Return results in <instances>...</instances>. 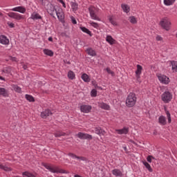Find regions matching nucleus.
<instances>
[{
	"label": "nucleus",
	"mask_w": 177,
	"mask_h": 177,
	"mask_svg": "<svg viewBox=\"0 0 177 177\" xmlns=\"http://www.w3.org/2000/svg\"><path fill=\"white\" fill-rule=\"evenodd\" d=\"M44 168L52 172V174H70V171H67L63 169H60L57 166H50L49 165H44Z\"/></svg>",
	"instance_id": "f257e3e1"
},
{
	"label": "nucleus",
	"mask_w": 177,
	"mask_h": 177,
	"mask_svg": "<svg viewBox=\"0 0 177 177\" xmlns=\"http://www.w3.org/2000/svg\"><path fill=\"white\" fill-rule=\"evenodd\" d=\"M68 78L69 80H74L75 78V73L73 71H69L68 72Z\"/></svg>",
	"instance_id": "473e14b6"
},
{
	"label": "nucleus",
	"mask_w": 177,
	"mask_h": 177,
	"mask_svg": "<svg viewBox=\"0 0 177 177\" xmlns=\"http://www.w3.org/2000/svg\"><path fill=\"white\" fill-rule=\"evenodd\" d=\"M25 97H26V100H28V102H35V100L34 99V97H32V95L26 94L25 95Z\"/></svg>",
	"instance_id": "f704fd0d"
},
{
	"label": "nucleus",
	"mask_w": 177,
	"mask_h": 177,
	"mask_svg": "<svg viewBox=\"0 0 177 177\" xmlns=\"http://www.w3.org/2000/svg\"><path fill=\"white\" fill-rule=\"evenodd\" d=\"M22 176L24 177H37L35 175L32 174V173H30V171H24L22 173Z\"/></svg>",
	"instance_id": "72a5a7b5"
},
{
	"label": "nucleus",
	"mask_w": 177,
	"mask_h": 177,
	"mask_svg": "<svg viewBox=\"0 0 177 177\" xmlns=\"http://www.w3.org/2000/svg\"><path fill=\"white\" fill-rule=\"evenodd\" d=\"M97 86V84H95V87Z\"/></svg>",
	"instance_id": "0e129e2a"
},
{
	"label": "nucleus",
	"mask_w": 177,
	"mask_h": 177,
	"mask_svg": "<svg viewBox=\"0 0 177 177\" xmlns=\"http://www.w3.org/2000/svg\"><path fill=\"white\" fill-rule=\"evenodd\" d=\"M156 41H162V37H161V36H157Z\"/></svg>",
	"instance_id": "603ef678"
},
{
	"label": "nucleus",
	"mask_w": 177,
	"mask_h": 177,
	"mask_svg": "<svg viewBox=\"0 0 177 177\" xmlns=\"http://www.w3.org/2000/svg\"><path fill=\"white\" fill-rule=\"evenodd\" d=\"M71 9L73 10V12H77L78 10V3L75 2H71Z\"/></svg>",
	"instance_id": "c85d7f7f"
},
{
	"label": "nucleus",
	"mask_w": 177,
	"mask_h": 177,
	"mask_svg": "<svg viewBox=\"0 0 177 177\" xmlns=\"http://www.w3.org/2000/svg\"><path fill=\"white\" fill-rule=\"evenodd\" d=\"M158 122L160 125H167V119L165 118V116H160L158 118Z\"/></svg>",
	"instance_id": "b1692460"
},
{
	"label": "nucleus",
	"mask_w": 177,
	"mask_h": 177,
	"mask_svg": "<svg viewBox=\"0 0 177 177\" xmlns=\"http://www.w3.org/2000/svg\"><path fill=\"white\" fill-rule=\"evenodd\" d=\"M12 70L10 69V67H6L3 69V73H5L6 74H10Z\"/></svg>",
	"instance_id": "a19ab883"
},
{
	"label": "nucleus",
	"mask_w": 177,
	"mask_h": 177,
	"mask_svg": "<svg viewBox=\"0 0 177 177\" xmlns=\"http://www.w3.org/2000/svg\"><path fill=\"white\" fill-rule=\"evenodd\" d=\"M123 150H124L126 153H128V148L127 147V146L123 147Z\"/></svg>",
	"instance_id": "864d4df0"
},
{
	"label": "nucleus",
	"mask_w": 177,
	"mask_h": 177,
	"mask_svg": "<svg viewBox=\"0 0 177 177\" xmlns=\"http://www.w3.org/2000/svg\"><path fill=\"white\" fill-rule=\"evenodd\" d=\"M97 95V91H96V89H93L91 91V96L93 97H96Z\"/></svg>",
	"instance_id": "49530a36"
},
{
	"label": "nucleus",
	"mask_w": 177,
	"mask_h": 177,
	"mask_svg": "<svg viewBox=\"0 0 177 177\" xmlns=\"http://www.w3.org/2000/svg\"><path fill=\"white\" fill-rule=\"evenodd\" d=\"M0 96H3V97H8L9 96L8 90H6L5 88L0 87Z\"/></svg>",
	"instance_id": "412c9836"
},
{
	"label": "nucleus",
	"mask_w": 177,
	"mask_h": 177,
	"mask_svg": "<svg viewBox=\"0 0 177 177\" xmlns=\"http://www.w3.org/2000/svg\"><path fill=\"white\" fill-rule=\"evenodd\" d=\"M98 106L100 107V109H102V110H111L110 105L107 104L106 103L101 102L98 104Z\"/></svg>",
	"instance_id": "6ab92c4d"
},
{
	"label": "nucleus",
	"mask_w": 177,
	"mask_h": 177,
	"mask_svg": "<svg viewBox=\"0 0 177 177\" xmlns=\"http://www.w3.org/2000/svg\"><path fill=\"white\" fill-rule=\"evenodd\" d=\"M55 13L58 20H60V21L64 20V12H63V10L62 8L57 10Z\"/></svg>",
	"instance_id": "9b49d317"
},
{
	"label": "nucleus",
	"mask_w": 177,
	"mask_h": 177,
	"mask_svg": "<svg viewBox=\"0 0 177 177\" xmlns=\"http://www.w3.org/2000/svg\"><path fill=\"white\" fill-rule=\"evenodd\" d=\"M161 99L165 103H169L172 100V93L166 91L161 95Z\"/></svg>",
	"instance_id": "39448f33"
},
{
	"label": "nucleus",
	"mask_w": 177,
	"mask_h": 177,
	"mask_svg": "<svg viewBox=\"0 0 177 177\" xmlns=\"http://www.w3.org/2000/svg\"><path fill=\"white\" fill-rule=\"evenodd\" d=\"M44 55H46V56H50V57H52V56H53V51H52V50L44 49Z\"/></svg>",
	"instance_id": "2f4dec72"
},
{
	"label": "nucleus",
	"mask_w": 177,
	"mask_h": 177,
	"mask_svg": "<svg viewBox=\"0 0 177 177\" xmlns=\"http://www.w3.org/2000/svg\"><path fill=\"white\" fill-rule=\"evenodd\" d=\"M115 132L118 133V135H127L128 132H129V127H124L121 129H116Z\"/></svg>",
	"instance_id": "ddd939ff"
},
{
	"label": "nucleus",
	"mask_w": 177,
	"mask_h": 177,
	"mask_svg": "<svg viewBox=\"0 0 177 177\" xmlns=\"http://www.w3.org/2000/svg\"><path fill=\"white\" fill-rule=\"evenodd\" d=\"M158 77L161 84H164L165 85H167V84H169V77L164 75H160L158 76Z\"/></svg>",
	"instance_id": "1a4fd4ad"
},
{
	"label": "nucleus",
	"mask_w": 177,
	"mask_h": 177,
	"mask_svg": "<svg viewBox=\"0 0 177 177\" xmlns=\"http://www.w3.org/2000/svg\"><path fill=\"white\" fill-rule=\"evenodd\" d=\"M163 2L166 6H171V5H174V3L172 0H164Z\"/></svg>",
	"instance_id": "c9c22d12"
},
{
	"label": "nucleus",
	"mask_w": 177,
	"mask_h": 177,
	"mask_svg": "<svg viewBox=\"0 0 177 177\" xmlns=\"http://www.w3.org/2000/svg\"><path fill=\"white\" fill-rule=\"evenodd\" d=\"M80 30H82L83 32L88 34V35L90 37H92V32H91V30H89V29L86 28V27L82 26L80 27Z\"/></svg>",
	"instance_id": "bb28decb"
},
{
	"label": "nucleus",
	"mask_w": 177,
	"mask_h": 177,
	"mask_svg": "<svg viewBox=\"0 0 177 177\" xmlns=\"http://www.w3.org/2000/svg\"><path fill=\"white\" fill-rule=\"evenodd\" d=\"M166 115L169 124H171V113H169V111H166Z\"/></svg>",
	"instance_id": "a18cd8bd"
},
{
	"label": "nucleus",
	"mask_w": 177,
	"mask_h": 177,
	"mask_svg": "<svg viewBox=\"0 0 177 177\" xmlns=\"http://www.w3.org/2000/svg\"><path fill=\"white\" fill-rule=\"evenodd\" d=\"M30 19L32 20H39L42 19V17L38 14L37 12H34L33 13L31 14Z\"/></svg>",
	"instance_id": "a211bd4d"
},
{
	"label": "nucleus",
	"mask_w": 177,
	"mask_h": 177,
	"mask_svg": "<svg viewBox=\"0 0 177 177\" xmlns=\"http://www.w3.org/2000/svg\"><path fill=\"white\" fill-rule=\"evenodd\" d=\"M81 78L84 82H91V78L86 75V73L82 75Z\"/></svg>",
	"instance_id": "cd10ccee"
},
{
	"label": "nucleus",
	"mask_w": 177,
	"mask_h": 177,
	"mask_svg": "<svg viewBox=\"0 0 177 177\" xmlns=\"http://www.w3.org/2000/svg\"><path fill=\"white\" fill-rule=\"evenodd\" d=\"M24 70H27V65H23Z\"/></svg>",
	"instance_id": "6e6d98bb"
},
{
	"label": "nucleus",
	"mask_w": 177,
	"mask_h": 177,
	"mask_svg": "<svg viewBox=\"0 0 177 177\" xmlns=\"http://www.w3.org/2000/svg\"><path fill=\"white\" fill-rule=\"evenodd\" d=\"M91 110H92V106L91 105H82L80 106V111L82 113H85L88 114V113H91Z\"/></svg>",
	"instance_id": "9d476101"
},
{
	"label": "nucleus",
	"mask_w": 177,
	"mask_h": 177,
	"mask_svg": "<svg viewBox=\"0 0 177 177\" xmlns=\"http://www.w3.org/2000/svg\"><path fill=\"white\" fill-rule=\"evenodd\" d=\"M129 21L130 23H131V24H136V23H138V21L134 16H131L129 17Z\"/></svg>",
	"instance_id": "58836bf2"
},
{
	"label": "nucleus",
	"mask_w": 177,
	"mask_h": 177,
	"mask_svg": "<svg viewBox=\"0 0 177 177\" xmlns=\"http://www.w3.org/2000/svg\"><path fill=\"white\" fill-rule=\"evenodd\" d=\"M52 112L49 109H46L45 111H43L41 113V118H46L47 117H49V115H52Z\"/></svg>",
	"instance_id": "2eb2a0df"
},
{
	"label": "nucleus",
	"mask_w": 177,
	"mask_h": 177,
	"mask_svg": "<svg viewBox=\"0 0 177 177\" xmlns=\"http://www.w3.org/2000/svg\"><path fill=\"white\" fill-rule=\"evenodd\" d=\"M112 174L114 176H118V177H121L122 176V171H121V170L118 169H115L113 170H112Z\"/></svg>",
	"instance_id": "4be33fe9"
},
{
	"label": "nucleus",
	"mask_w": 177,
	"mask_h": 177,
	"mask_svg": "<svg viewBox=\"0 0 177 177\" xmlns=\"http://www.w3.org/2000/svg\"><path fill=\"white\" fill-rule=\"evenodd\" d=\"M109 23L112 24L113 26H117V22L114 21L113 16L109 17Z\"/></svg>",
	"instance_id": "ea45409f"
},
{
	"label": "nucleus",
	"mask_w": 177,
	"mask_h": 177,
	"mask_svg": "<svg viewBox=\"0 0 177 177\" xmlns=\"http://www.w3.org/2000/svg\"><path fill=\"white\" fill-rule=\"evenodd\" d=\"M0 80H1L2 81H3V77H2L1 76H0Z\"/></svg>",
	"instance_id": "bf43d9fd"
},
{
	"label": "nucleus",
	"mask_w": 177,
	"mask_h": 177,
	"mask_svg": "<svg viewBox=\"0 0 177 177\" xmlns=\"http://www.w3.org/2000/svg\"><path fill=\"white\" fill-rule=\"evenodd\" d=\"M142 70H143V67L142 66L138 64L137 65V70L136 71V78H140V74H142Z\"/></svg>",
	"instance_id": "f3484780"
},
{
	"label": "nucleus",
	"mask_w": 177,
	"mask_h": 177,
	"mask_svg": "<svg viewBox=\"0 0 177 177\" xmlns=\"http://www.w3.org/2000/svg\"><path fill=\"white\" fill-rule=\"evenodd\" d=\"M58 2H59L60 3H63L64 1L63 0H57Z\"/></svg>",
	"instance_id": "13d9d810"
},
{
	"label": "nucleus",
	"mask_w": 177,
	"mask_h": 177,
	"mask_svg": "<svg viewBox=\"0 0 177 177\" xmlns=\"http://www.w3.org/2000/svg\"><path fill=\"white\" fill-rule=\"evenodd\" d=\"M0 16H3V14H2V12H0Z\"/></svg>",
	"instance_id": "680f3d73"
},
{
	"label": "nucleus",
	"mask_w": 177,
	"mask_h": 177,
	"mask_svg": "<svg viewBox=\"0 0 177 177\" xmlns=\"http://www.w3.org/2000/svg\"><path fill=\"white\" fill-rule=\"evenodd\" d=\"M95 132L97 135H99V136H104V135H106V131L100 127H95Z\"/></svg>",
	"instance_id": "f8f14e48"
},
{
	"label": "nucleus",
	"mask_w": 177,
	"mask_h": 177,
	"mask_svg": "<svg viewBox=\"0 0 177 177\" xmlns=\"http://www.w3.org/2000/svg\"><path fill=\"white\" fill-rule=\"evenodd\" d=\"M57 10V9L55 8V6H53V4H48V8H47V12L48 13V15L52 16V17L55 18V13H56Z\"/></svg>",
	"instance_id": "6e6552de"
},
{
	"label": "nucleus",
	"mask_w": 177,
	"mask_h": 177,
	"mask_svg": "<svg viewBox=\"0 0 177 177\" xmlns=\"http://www.w3.org/2000/svg\"><path fill=\"white\" fill-rule=\"evenodd\" d=\"M136 95L133 93H130L126 99V105L127 107H133L136 104Z\"/></svg>",
	"instance_id": "f03ea898"
},
{
	"label": "nucleus",
	"mask_w": 177,
	"mask_h": 177,
	"mask_svg": "<svg viewBox=\"0 0 177 177\" xmlns=\"http://www.w3.org/2000/svg\"><path fill=\"white\" fill-rule=\"evenodd\" d=\"M9 60H11V62H18V60L16 58V57H12V56H9L8 59H6V62H9Z\"/></svg>",
	"instance_id": "79ce46f5"
},
{
	"label": "nucleus",
	"mask_w": 177,
	"mask_h": 177,
	"mask_svg": "<svg viewBox=\"0 0 177 177\" xmlns=\"http://www.w3.org/2000/svg\"><path fill=\"white\" fill-rule=\"evenodd\" d=\"M0 44H2L3 45H8V44H9V39H8L5 35H1Z\"/></svg>",
	"instance_id": "dca6fc26"
},
{
	"label": "nucleus",
	"mask_w": 177,
	"mask_h": 177,
	"mask_svg": "<svg viewBox=\"0 0 177 177\" xmlns=\"http://www.w3.org/2000/svg\"><path fill=\"white\" fill-rule=\"evenodd\" d=\"M62 36H64V35H66V33L62 32Z\"/></svg>",
	"instance_id": "052dcab7"
},
{
	"label": "nucleus",
	"mask_w": 177,
	"mask_h": 177,
	"mask_svg": "<svg viewBox=\"0 0 177 177\" xmlns=\"http://www.w3.org/2000/svg\"><path fill=\"white\" fill-rule=\"evenodd\" d=\"M172 70H175L177 72V62H171Z\"/></svg>",
	"instance_id": "37998d69"
},
{
	"label": "nucleus",
	"mask_w": 177,
	"mask_h": 177,
	"mask_svg": "<svg viewBox=\"0 0 177 177\" xmlns=\"http://www.w3.org/2000/svg\"><path fill=\"white\" fill-rule=\"evenodd\" d=\"M14 91L18 93H21V88H20L19 86H15Z\"/></svg>",
	"instance_id": "c03bdc74"
},
{
	"label": "nucleus",
	"mask_w": 177,
	"mask_h": 177,
	"mask_svg": "<svg viewBox=\"0 0 177 177\" xmlns=\"http://www.w3.org/2000/svg\"><path fill=\"white\" fill-rule=\"evenodd\" d=\"M61 3L62 4V6H63L64 8H66V3H64V1L62 2V3Z\"/></svg>",
	"instance_id": "4d7b16f0"
},
{
	"label": "nucleus",
	"mask_w": 177,
	"mask_h": 177,
	"mask_svg": "<svg viewBox=\"0 0 177 177\" xmlns=\"http://www.w3.org/2000/svg\"><path fill=\"white\" fill-rule=\"evenodd\" d=\"M159 24L162 28L166 30V31H169V30H171V21H169V19L167 17L162 18L159 22Z\"/></svg>",
	"instance_id": "7ed1b4c3"
},
{
	"label": "nucleus",
	"mask_w": 177,
	"mask_h": 177,
	"mask_svg": "<svg viewBox=\"0 0 177 177\" xmlns=\"http://www.w3.org/2000/svg\"><path fill=\"white\" fill-rule=\"evenodd\" d=\"M89 24H90V26H91V27H93L94 28H99V27H100V26H99V24H97V23H96V22H94V21H91L90 22H89Z\"/></svg>",
	"instance_id": "e433bc0d"
},
{
	"label": "nucleus",
	"mask_w": 177,
	"mask_h": 177,
	"mask_svg": "<svg viewBox=\"0 0 177 177\" xmlns=\"http://www.w3.org/2000/svg\"><path fill=\"white\" fill-rule=\"evenodd\" d=\"M55 138H60L61 136H66V133L58 131L57 133H55Z\"/></svg>",
	"instance_id": "4c0bfd02"
},
{
	"label": "nucleus",
	"mask_w": 177,
	"mask_h": 177,
	"mask_svg": "<svg viewBox=\"0 0 177 177\" xmlns=\"http://www.w3.org/2000/svg\"><path fill=\"white\" fill-rule=\"evenodd\" d=\"M48 41L50 42H53V38L52 37H48Z\"/></svg>",
	"instance_id": "5fc2aeb1"
},
{
	"label": "nucleus",
	"mask_w": 177,
	"mask_h": 177,
	"mask_svg": "<svg viewBox=\"0 0 177 177\" xmlns=\"http://www.w3.org/2000/svg\"><path fill=\"white\" fill-rule=\"evenodd\" d=\"M0 169L5 171L6 172H10L12 171V168L5 166L3 165H0Z\"/></svg>",
	"instance_id": "c756f323"
},
{
	"label": "nucleus",
	"mask_w": 177,
	"mask_h": 177,
	"mask_svg": "<svg viewBox=\"0 0 177 177\" xmlns=\"http://www.w3.org/2000/svg\"><path fill=\"white\" fill-rule=\"evenodd\" d=\"M106 41L109 45H114V44H115V39H114L111 35H107L106 37Z\"/></svg>",
	"instance_id": "aec40b11"
},
{
	"label": "nucleus",
	"mask_w": 177,
	"mask_h": 177,
	"mask_svg": "<svg viewBox=\"0 0 177 177\" xmlns=\"http://www.w3.org/2000/svg\"><path fill=\"white\" fill-rule=\"evenodd\" d=\"M68 156L69 157H71V158H77V160H81L82 161H84L85 159L84 157H80V156H77V155L73 153H68Z\"/></svg>",
	"instance_id": "393cba45"
},
{
	"label": "nucleus",
	"mask_w": 177,
	"mask_h": 177,
	"mask_svg": "<svg viewBox=\"0 0 177 177\" xmlns=\"http://www.w3.org/2000/svg\"><path fill=\"white\" fill-rule=\"evenodd\" d=\"M8 27H10V28H15V24L10 22V21H8L7 23Z\"/></svg>",
	"instance_id": "de8ad7c7"
},
{
	"label": "nucleus",
	"mask_w": 177,
	"mask_h": 177,
	"mask_svg": "<svg viewBox=\"0 0 177 177\" xmlns=\"http://www.w3.org/2000/svg\"><path fill=\"white\" fill-rule=\"evenodd\" d=\"M121 8L124 13H129L131 8L127 4H122Z\"/></svg>",
	"instance_id": "a878e982"
},
{
	"label": "nucleus",
	"mask_w": 177,
	"mask_h": 177,
	"mask_svg": "<svg viewBox=\"0 0 177 177\" xmlns=\"http://www.w3.org/2000/svg\"><path fill=\"white\" fill-rule=\"evenodd\" d=\"M86 53L88 56H92L93 57L96 56V51L93 50L92 48H88L86 49Z\"/></svg>",
	"instance_id": "5701e85b"
},
{
	"label": "nucleus",
	"mask_w": 177,
	"mask_h": 177,
	"mask_svg": "<svg viewBox=\"0 0 177 177\" xmlns=\"http://www.w3.org/2000/svg\"><path fill=\"white\" fill-rule=\"evenodd\" d=\"M12 12H19V13H26V8L23 6H18L11 9Z\"/></svg>",
	"instance_id": "4468645a"
},
{
	"label": "nucleus",
	"mask_w": 177,
	"mask_h": 177,
	"mask_svg": "<svg viewBox=\"0 0 177 177\" xmlns=\"http://www.w3.org/2000/svg\"><path fill=\"white\" fill-rule=\"evenodd\" d=\"M152 158H154L153 156H149L147 158V160L148 161V162H151V160Z\"/></svg>",
	"instance_id": "3c124183"
},
{
	"label": "nucleus",
	"mask_w": 177,
	"mask_h": 177,
	"mask_svg": "<svg viewBox=\"0 0 177 177\" xmlns=\"http://www.w3.org/2000/svg\"><path fill=\"white\" fill-rule=\"evenodd\" d=\"M71 19L73 24H77V20L75 19V18L74 17L71 16Z\"/></svg>",
	"instance_id": "09e8293b"
},
{
	"label": "nucleus",
	"mask_w": 177,
	"mask_h": 177,
	"mask_svg": "<svg viewBox=\"0 0 177 177\" xmlns=\"http://www.w3.org/2000/svg\"><path fill=\"white\" fill-rule=\"evenodd\" d=\"M7 16L11 19H14L15 20H21L24 19L23 15L13 12H8Z\"/></svg>",
	"instance_id": "0eeeda50"
},
{
	"label": "nucleus",
	"mask_w": 177,
	"mask_h": 177,
	"mask_svg": "<svg viewBox=\"0 0 177 177\" xmlns=\"http://www.w3.org/2000/svg\"><path fill=\"white\" fill-rule=\"evenodd\" d=\"M77 138L79 139H81L82 140H92L93 139V137H92V135L88 134L86 133L83 132H79L77 134H76Z\"/></svg>",
	"instance_id": "423d86ee"
},
{
	"label": "nucleus",
	"mask_w": 177,
	"mask_h": 177,
	"mask_svg": "<svg viewBox=\"0 0 177 177\" xmlns=\"http://www.w3.org/2000/svg\"><path fill=\"white\" fill-rule=\"evenodd\" d=\"M174 3H175V1H176V0H171Z\"/></svg>",
	"instance_id": "e2e57ef3"
},
{
	"label": "nucleus",
	"mask_w": 177,
	"mask_h": 177,
	"mask_svg": "<svg viewBox=\"0 0 177 177\" xmlns=\"http://www.w3.org/2000/svg\"><path fill=\"white\" fill-rule=\"evenodd\" d=\"M143 165H145V168L148 169L149 172H153V169L151 168V166H150V164L149 162L144 161L142 162Z\"/></svg>",
	"instance_id": "7c9ffc66"
},
{
	"label": "nucleus",
	"mask_w": 177,
	"mask_h": 177,
	"mask_svg": "<svg viewBox=\"0 0 177 177\" xmlns=\"http://www.w3.org/2000/svg\"><path fill=\"white\" fill-rule=\"evenodd\" d=\"M88 12L92 20H97V21H100V18L97 17V15H96V8H95V6H91L88 8Z\"/></svg>",
	"instance_id": "20e7f679"
},
{
	"label": "nucleus",
	"mask_w": 177,
	"mask_h": 177,
	"mask_svg": "<svg viewBox=\"0 0 177 177\" xmlns=\"http://www.w3.org/2000/svg\"><path fill=\"white\" fill-rule=\"evenodd\" d=\"M106 72L108 73V74H114V72H113V71H111V69H110V68H106Z\"/></svg>",
	"instance_id": "8fccbe9b"
}]
</instances>
